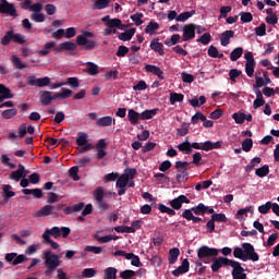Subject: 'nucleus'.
Masks as SVG:
<instances>
[{
  "mask_svg": "<svg viewBox=\"0 0 279 279\" xmlns=\"http://www.w3.org/2000/svg\"><path fill=\"white\" fill-rule=\"evenodd\" d=\"M190 266L191 265L189 259H183L181 266L175 268V270H172V275H174V277H180V275H184L185 272H189Z\"/></svg>",
  "mask_w": 279,
  "mask_h": 279,
  "instance_id": "4be33fe9",
  "label": "nucleus"
},
{
  "mask_svg": "<svg viewBox=\"0 0 279 279\" xmlns=\"http://www.w3.org/2000/svg\"><path fill=\"white\" fill-rule=\"evenodd\" d=\"M136 225H138V222H135L131 227H125V226L116 227L114 230H116V232H121V233L136 232Z\"/></svg>",
  "mask_w": 279,
  "mask_h": 279,
  "instance_id": "f704fd0d",
  "label": "nucleus"
},
{
  "mask_svg": "<svg viewBox=\"0 0 279 279\" xmlns=\"http://www.w3.org/2000/svg\"><path fill=\"white\" fill-rule=\"evenodd\" d=\"M242 75V70L241 69H230L229 71V77L231 82H236V77Z\"/></svg>",
  "mask_w": 279,
  "mask_h": 279,
  "instance_id": "bf43d9fd",
  "label": "nucleus"
},
{
  "mask_svg": "<svg viewBox=\"0 0 279 279\" xmlns=\"http://www.w3.org/2000/svg\"><path fill=\"white\" fill-rule=\"evenodd\" d=\"M86 73H88V75H98L99 74V65L93 63V62H88L86 63V68H85Z\"/></svg>",
  "mask_w": 279,
  "mask_h": 279,
  "instance_id": "c85d7f7f",
  "label": "nucleus"
},
{
  "mask_svg": "<svg viewBox=\"0 0 279 279\" xmlns=\"http://www.w3.org/2000/svg\"><path fill=\"white\" fill-rule=\"evenodd\" d=\"M104 279H117V268L108 267L105 269Z\"/></svg>",
  "mask_w": 279,
  "mask_h": 279,
  "instance_id": "37998d69",
  "label": "nucleus"
},
{
  "mask_svg": "<svg viewBox=\"0 0 279 279\" xmlns=\"http://www.w3.org/2000/svg\"><path fill=\"white\" fill-rule=\"evenodd\" d=\"M41 259L46 267L45 276L49 277L53 275V271L62 265V259L60 255L53 253L51 250H44L41 252Z\"/></svg>",
  "mask_w": 279,
  "mask_h": 279,
  "instance_id": "f03ea898",
  "label": "nucleus"
},
{
  "mask_svg": "<svg viewBox=\"0 0 279 279\" xmlns=\"http://www.w3.org/2000/svg\"><path fill=\"white\" fill-rule=\"evenodd\" d=\"M223 142L219 140L218 142H211V140H207L206 142H189V140H185V142H181L179 144L178 148L179 150L191 154L193 153V148L202 149V150H213L214 148H221Z\"/></svg>",
  "mask_w": 279,
  "mask_h": 279,
  "instance_id": "f257e3e1",
  "label": "nucleus"
},
{
  "mask_svg": "<svg viewBox=\"0 0 279 279\" xmlns=\"http://www.w3.org/2000/svg\"><path fill=\"white\" fill-rule=\"evenodd\" d=\"M150 49L157 51L160 56H165V45L159 41V38H154V40L150 41Z\"/></svg>",
  "mask_w": 279,
  "mask_h": 279,
  "instance_id": "a878e982",
  "label": "nucleus"
},
{
  "mask_svg": "<svg viewBox=\"0 0 279 279\" xmlns=\"http://www.w3.org/2000/svg\"><path fill=\"white\" fill-rule=\"evenodd\" d=\"M231 38H234V32L232 29H227L226 32H222L220 36V44L222 47H228L230 45Z\"/></svg>",
  "mask_w": 279,
  "mask_h": 279,
  "instance_id": "b1692460",
  "label": "nucleus"
},
{
  "mask_svg": "<svg viewBox=\"0 0 279 279\" xmlns=\"http://www.w3.org/2000/svg\"><path fill=\"white\" fill-rule=\"evenodd\" d=\"M244 58L246 60L245 72L250 77H252L255 73L256 60L252 51H246V53L244 54Z\"/></svg>",
  "mask_w": 279,
  "mask_h": 279,
  "instance_id": "f8f14e48",
  "label": "nucleus"
},
{
  "mask_svg": "<svg viewBox=\"0 0 279 279\" xmlns=\"http://www.w3.org/2000/svg\"><path fill=\"white\" fill-rule=\"evenodd\" d=\"M195 10H192V12H183L182 14H179L177 16V22L178 23H185V21H189L192 16H194Z\"/></svg>",
  "mask_w": 279,
  "mask_h": 279,
  "instance_id": "ea45409f",
  "label": "nucleus"
},
{
  "mask_svg": "<svg viewBox=\"0 0 279 279\" xmlns=\"http://www.w3.org/2000/svg\"><path fill=\"white\" fill-rule=\"evenodd\" d=\"M270 208H272V202H266V204H262L258 207L259 213H262V215H267V213H269Z\"/></svg>",
  "mask_w": 279,
  "mask_h": 279,
  "instance_id": "e2e57ef3",
  "label": "nucleus"
},
{
  "mask_svg": "<svg viewBox=\"0 0 279 279\" xmlns=\"http://www.w3.org/2000/svg\"><path fill=\"white\" fill-rule=\"evenodd\" d=\"M199 120H202V122H204V120H206V116H204V113H202V111H197L194 116H192L191 118V122L192 124H197V122H199Z\"/></svg>",
  "mask_w": 279,
  "mask_h": 279,
  "instance_id": "680f3d73",
  "label": "nucleus"
},
{
  "mask_svg": "<svg viewBox=\"0 0 279 279\" xmlns=\"http://www.w3.org/2000/svg\"><path fill=\"white\" fill-rule=\"evenodd\" d=\"M232 118L236 124H243V122H245L246 120V113H241V112L232 113Z\"/></svg>",
  "mask_w": 279,
  "mask_h": 279,
  "instance_id": "6e6d98bb",
  "label": "nucleus"
},
{
  "mask_svg": "<svg viewBox=\"0 0 279 279\" xmlns=\"http://www.w3.org/2000/svg\"><path fill=\"white\" fill-rule=\"evenodd\" d=\"M205 102H206L205 96H199V98H192V100H190V104L192 105V107H202L203 105H205Z\"/></svg>",
  "mask_w": 279,
  "mask_h": 279,
  "instance_id": "5fc2aeb1",
  "label": "nucleus"
},
{
  "mask_svg": "<svg viewBox=\"0 0 279 279\" xmlns=\"http://www.w3.org/2000/svg\"><path fill=\"white\" fill-rule=\"evenodd\" d=\"M253 144H254L253 140L251 137H246L242 142V149L248 153L250 150H252Z\"/></svg>",
  "mask_w": 279,
  "mask_h": 279,
  "instance_id": "864d4df0",
  "label": "nucleus"
},
{
  "mask_svg": "<svg viewBox=\"0 0 279 279\" xmlns=\"http://www.w3.org/2000/svg\"><path fill=\"white\" fill-rule=\"evenodd\" d=\"M153 207H157V202H153L151 204H144L142 206V214L149 215L153 210Z\"/></svg>",
  "mask_w": 279,
  "mask_h": 279,
  "instance_id": "052dcab7",
  "label": "nucleus"
},
{
  "mask_svg": "<svg viewBox=\"0 0 279 279\" xmlns=\"http://www.w3.org/2000/svg\"><path fill=\"white\" fill-rule=\"evenodd\" d=\"M16 195V192L12 191V185L10 184H4L2 186V197L4 202H8L10 197H14Z\"/></svg>",
  "mask_w": 279,
  "mask_h": 279,
  "instance_id": "bb28decb",
  "label": "nucleus"
},
{
  "mask_svg": "<svg viewBox=\"0 0 279 279\" xmlns=\"http://www.w3.org/2000/svg\"><path fill=\"white\" fill-rule=\"evenodd\" d=\"M1 117H3V119H12V117H16V109H7L2 111Z\"/></svg>",
  "mask_w": 279,
  "mask_h": 279,
  "instance_id": "69168bd1",
  "label": "nucleus"
},
{
  "mask_svg": "<svg viewBox=\"0 0 279 279\" xmlns=\"http://www.w3.org/2000/svg\"><path fill=\"white\" fill-rule=\"evenodd\" d=\"M85 252H92L93 254H101V252H104V248L101 246L87 245L85 247Z\"/></svg>",
  "mask_w": 279,
  "mask_h": 279,
  "instance_id": "774afa93",
  "label": "nucleus"
},
{
  "mask_svg": "<svg viewBox=\"0 0 279 279\" xmlns=\"http://www.w3.org/2000/svg\"><path fill=\"white\" fill-rule=\"evenodd\" d=\"M181 36L180 34H173V36H171V38H167L165 40V45H167L168 47H172L173 45L177 46V44L179 43Z\"/></svg>",
  "mask_w": 279,
  "mask_h": 279,
  "instance_id": "49530a36",
  "label": "nucleus"
},
{
  "mask_svg": "<svg viewBox=\"0 0 279 279\" xmlns=\"http://www.w3.org/2000/svg\"><path fill=\"white\" fill-rule=\"evenodd\" d=\"M0 12L2 14H9L10 16H13V19H16L19 16V14L16 13V9L14 8V4L9 3L7 0H1Z\"/></svg>",
  "mask_w": 279,
  "mask_h": 279,
  "instance_id": "4468645a",
  "label": "nucleus"
},
{
  "mask_svg": "<svg viewBox=\"0 0 279 279\" xmlns=\"http://www.w3.org/2000/svg\"><path fill=\"white\" fill-rule=\"evenodd\" d=\"M183 100H184L183 94H177V93L170 94V104L171 105H175V102H183Z\"/></svg>",
  "mask_w": 279,
  "mask_h": 279,
  "instance_id": "09e8293b",
  "label": "nucleus"
},
{
  "mask_svg": "<svg viewBox=\"0 0 279 279\" xmlns=\"http://www.w3.org/2000/svg\"><path fill=\"white\" fill-rule=\"evenodd\" d=\"M102 23H105V36H112V34H117V29H121L122 32L125 29V25L119 19H110V15L104 16L101 19Z\"/></svg>",
  "mask_w": 279,
  "mask_h": 279,
  "instance_id": "39448f33",
  "label": "nucleus"
},
{
  "mask_svg": "<svg viewBox=\"0 0 279 279\" xmlns=\"http://www.w3.org/2000/svg\"><path fill=\"white\" fill-rule=\"evenodd\" d=\"M56 94H51V92H40L39 101L43 106H49L53 100H56Z\"/></svg>",
  "mask_w": 279,
  "mask_h": 279,
  "instance_id": "a211bd4d",
  "label": "nucleus"
},
{
  "mask_svg": "<svg viewBox=\"0 0 279 279\" xmlns=\"http://www.w3.org/2000/svg\"><path fill=\"white\" fill-rule=\"evenodd\" d=\"M43 234H47V236H53V239H60V227H53L52 229H47Z\"/></svg>",
  "mask_w": 279,
  "mask_h": 279,
  "instance_id": "58836bf2",
  "label": "nucleus"
},
{
  "mask_svg": "<svg viewBox=\"0 0 279 279\" xmlns=\"http://www.w3.org/2000/svg\"><path fill=\"white\" fill-rule=\"evenodd\" d=\"M12 97H14V95H12V90L5 87V85L0 84V104L5 101V99H12Z\"/></svg>",
  "mask_w": 279,
  "mask_h": 279,
  "instance_id": "393cba45",
  "label": "nucleus"
},
{
  "mask_svg": "<svg viewBox=\"0 0 279 279\" xmlns=\"http://www.w3.org/2000/svg\"><path fill=\"white\" fill-rule=\"evenodd\" d=\"M73 95V90L69 88H61L59 93H54V98L57 99H69Z\"/></svg>",
  "mask_w": 279,
  "mask_h": 279,
  "instance_id": "c756f323",
  "label": "nucleus"
},
{
  "mask_svg": "<svg viewBox=\"0 0 279 279\" xmlns=\"http://www.w3.org/2000/svg\"><path fill=\"white\" fill-rule=\"evenodd\" d=\"M219 251L218 248H210L209 246H201L197 251L198 259H202L205 264H208L207 259L211 257H218Z\"/></svg>",
  "mask_w": 279,
  "mask_h": 279,
  "instance_id": "6e6552de",
  "label": "nucleus"
},
{
  "mask_svg": "<svg viewBox=\"0 0 279 279\" xmlns=\"http://www.w3.org/2000/svg\"><path fill=\"white\" fill-rule=\"evenodd\" d=\"M134 34H136V28H131L124 33H121L119 35V40H122L123 43L132 40V36H134Z\"/></svg>",
  "mask_w": 279,
  "mask_h": 279,
  "instance_id": "473e14b6",
  "label": "nucleus"
},
{
  "mask_svg": "<svg viewBox=\"0 0 279 279\" xmlns=\"http://www.w3.org/2000/svg\"><path fill=\"white\" fill-rule=\"evenodd\" d=\"M243 47H235V49H233L230 53V60L235 62L236 60H239V58H241V56H243Z\"/></svg>",
  "mask_w": 279,
  "mask_h": 279,
  "instance_id": "c9c22d12",
  "label": "nucleus"
},
{
  "mask_svg": "<svg viewBox=\"0 0 279 279\" xmlns=\"http://www.w3.org/2000/svg\"><path fill=\"white\" fill-rule=\"evenodd\" d=\"M229 266L233 268L232 277L233 279H247L246 272H244V268L241 266L240 262H234L233 259H229Z\"/></svg>",
  "mask_w": 279,
  "mask_h": 279,
  "instance_id": "9b49d317",
  "label": "nucleus"
},
{
  "mask_svg": "<svg viewBox=\"0 0 279 279\" xmlns=\"http://www.w3.org/2000/svg\"><path fill=\"white\" fill-rule=\"evenodd\" d=\"M136 175V169L129 168L124 171L122 175L118 178L116 186L119 189L118 195H125V187L128 186V182L130 180H134Z\"/></svg>",
  "mask_w": 279,
  "mask_h": 279,
  "instance_id": "423d86ee",
  "label": "nucleus"
},
{
  "mask_svg": "<svg viewBox=\"0 0 279 279\" xmlns=\"http://www.w3.org/2000/svg\"><path fill=\"white\" fill-rule=\"evenodd\" d=\"M11 62L14 69H20V70L27 69V65L23 63V61H21V58H19L16 54L11 56Z\"/></svg>",
  "mask_w": 279,
  "mask_h": 279,
  "instance_id": "2f4dec72",
  "label": "nucleus"
},
{
  "mask_svg": "<svg viewBox=\"0 0 279 279\" xmlns=\"http://www.w3.org/2000/svg\"><path fill=\"white\" fill-rule=\"evenodd\" d=\"M158 109H146L142 112V120H151L154 116H157Z\"/></svg>",
  "mask_w": 279,
  "mask_h": 279,
  "instance_id": "a19ab883",
  "label": "nucleus"
},
{
  "mask_svg": "<svg viewBox=\"0 0 279 279\" xmlns=\"http://www.w3.org/2000/svg\"><path fill=\"white\" fill-rule=\"evenodd\" d=\"M232 12V7L231 4H223V7H220V16L219 19H227L228 15Z\"/></svg>",
  "mask_w": 279,
  "mask_h": 279,
  "instance_id": "79ce46f5",
  "label": "nucleus"
},
{
  "mask_svg": "<svg viewBox=\"0 0 279 279\" xmlns=\"http://www.w3.org/2000/svg\"><path fill=\"white\" fill-rule=\"evenodd\" d=\"M270 173V167L268 163H264V167H260L259 169H256L255 175L258 178H266Z\"/></svg>",
  "mask_w": 279,
  "mask_h": 279,
  "instance_id": "72a5a7b5",
  "label": "nucleus"
},
{
  "mask_svg": "<svg viewBox=\"0 0 279 279\" xmlns=\"http://www.w3.org/2000/svg\"><path fill=\"white\" fill-rule=\"evenodd\" d=\"M206 209L207 208L203 203L198 204L197 206H192V210L195 215H205Z\"/></svg>",
  "mask_w": 279,
  "mask_h": 279,
  "instance_id": "4d7b16f0",
  "label": "nucleus"
},
{
  "mask_svg": "<svg viewBox=\"0 0 279 279\" xmlns=\"http://www.w3.org/2000/svg\"><path fill=\"white\" fill-rule=\"evenodd\" d=\"M211 40H213V36L209 32L203 34L201 38H197V43H202V45H209Z\"/></svg>",
  "mask_w": 279,
  "mask_h": 279,
  "instance_id": "603ef678",
  "label": "nucleus"
},
{
  "mask_svg": "<svg viewBox=\"0 0 279 279\" xmlns=\"http://www.w3.org/2000/svg\"><path fill=\"white\" fill-rule=\"evenodd\" d=\"M104 187L99 186L94 191V199L98 203L104 202Z\"/></svg>",
  "mask_w": 279,
  "mask_h": 279,
  "instance_id": "a18cd8bd",
  "label": "nucleus"
},
{
  "mask_svg": "<svg viewBox=\"0 0 279 279\" xmlns=\"http://www.w3.org/2000/svg\"><path fill=\"white\" fill-rule=\"evenodd\" d=\"M53 213V206L45 205L39 211H37V217H49Z\"/></svg>",
  "mask_w": 279,
  "mask_h": 279,
  "instance_id": "e433bc0d",
  "label": "nucleus"
},
{
  "mask_svg": "<svg viewBox=\"0 0 279 279\" xmlns=\"http://www.w3.org/2000/svg\"><path fill=\"white\" fill-rule=\"evenodd\" d=\"M112 121H114L112 117L106 116V117L99 118L96 121V125H98L99 128H110V125H112Z\"/></svg>",
  "mask_w": 279,
  "mask_h": 279,
  "instance_id": "cd10ccee",
  "label": "nucleus"
},
{
  "mask_svg": "<svg viewBox=\"0 0 279 279\" xmlns=\"http://www.w3.org/2000/svg\"><path fill=\"white\" fill-rule=\"evenodd\" d=\"M191 199L186 197V195H179V197H174V199H170L169 206H166V204H158V208L160 213H167L170 216L177 215V210H180L182 208L183 204H190Z\"/></svg>",
  "mask_w": 279,
  "mask_h": 279,
  "instance_id": "20e7f679",
  "label": "nucleus"
},
{
  "mask_svg": "<svg viewBox=\"0 0 279 279\" xmlns=\"http://www.w3.org/2000/svg\"><path fill=\"white\" fill-rule=\"evenodd\" d=\"M197 29V25L194 23H190L189 25H184L183 27V40H193L195 38V31Z\"/></svg>",
  "mask_w": 279,
  "mask_h": 279,
  "instance_id": "2eb2a0df",
  "label": "nucleus"
},
{
  "mask_svg": "<svg viewBox=\"0 0 279 279\" xmlns=\"http://www.w3.org/2000/svg\"><path fill=\"white\" fill-rule=\"evenodd\" d=\"M95 149L97 151L96 154V158L97 160H102V158H106L108 156V143H106L105 138H100L96 145H95Z\"/></svg>",
  "mask_w": 279,
  "mask_h": 279,
  "instance_id": "ddd939ff",
  "label": "nucleus"
},
{
  "mask_svg": "<svg viewBox=\"0 0 279 279\" xmlns=\"http://www.w3.org/2000/svg\"><path fill=\"white\" fill-rule=\"evenodd\" d=\"M240 16L242 23H252L253 21V14L251 12H241Z\"/></svg>",
  "mask_w": 279,
  "mask_h": 279,
  "instance_id": "338daca9",
  "label": "nucleus"
},
{
  "mask_svg": "<svg viewBox=\"0 0 279 279\" xmlns=\"http://www.w3.org/2000/svg\"><path fill=\"white\" fill-rule=\"evenodd\" d=\"M54 49L57 53H60V51H75V49H77V45H75L73 41H64Z\"/></svg>",
  "mask_w": 279,
  "mask_h": 279,
  "instance_id": "6ab92c4d",
  "label": "nucleus"
},
{
  "mask_svg": "<svg viewBox=\"0 0 279 279\" xmlns=\"http://www.w3.org/2000/svg\"><path fill=\"white\" fill-rule=\"evenodd\" d=\"M25 175H27L26 173H25V167L23 166V165H19V169L17 170H15V171H13V172H11V174H10V180H14V182H20V180L22 179V178H25Z\"/></svg>",
  "mask_w": 279,
  "mask_h": 279,
  "instance_id": "412c9836",
  "label": "nucleus"
},
{
  "mask_svg": "<svg viewBox=\"0 0 279 279\" xmlns=\"http://www.w3.org/2000/svg\"><path fill=\"white\" fill-rule=\"evenodd\" d=\"M76 145L81 147L78 149L80 154H84V151H90V149H93V144L88 143V134L85 132L77 133Z\"/></svg>",
  "mask_w": 279,
  "mask_h": 279,
  "instance_id": "1a4fd4ad",
  "label": "nucleus"
},
{
  "mask_svg": "<svg viewBox=\"0 0 279 279\" xmlns=\"http://www.w3.org/2000/svg\"><path fill=\"white\" fill-rule=\"evenodd\" d=\"M233 257L236 259H242V262H259L260 257L258 253H256L253 244L245 242L242 244V248L236 247L233 250Z\"/></svg>",
  "mask_w": 279,
  "mask_h": 279,
  "instance_id": "7ed1b4c3",
  "label": "nucleus"
},
{
  "mask_svg": "<svg viewBox=\"0 0 279 279\" xmlns=\"http://www.w3.org/2000/svg\"><path fill=\"white\" fill-rule=\"evenodd\" d=\"M51 49H53V51H56V49H58V46L56 45V41H48L44 45V49L37 51V54L43 58L45 56H49Z\"/></svg>",
  "mask_w": 279,
  "mask_h": 279,
  "instance_id": "aec40b11",
  "label": "nucleus"
},
{
  "mask_svg": "<svg viewBox=\"0 0 279 279\" xmlns=\"http://www.w3.org/2000/svg\"><path fill=\"white\" fill-rule=\"evenodd\" d=\"M179 257H180V248H171L169 251L168 259H169L170 265L175 264L178 262Z\"/></svg>",
  "mask_w": 279,
  "mask_h": 279,
  "instance_id": "7c9ffc66",
  "label": "nucleus"
},
{
  "mask_svg": "<svg viewBox=\"0 0 279 279\" xmlns=\"http://www.w3.org/2000/svg\"><path fill=\"white\" fill-rule=\"evenodd\" d=\"M260 162H262V157H253L250 163H247L246 171H253V169H255V167H258Z\"/></svg>",
  "mask_w": 279,
  "mask_h": 279,
  "instance_id": "c03bdc74",
  "label": "nucleus"
},
{
  "mask_svg": "<svg viewBox=\"0 0 279 279\" xmlns=\"http://www.w3.org/2000/svg\"><path fill=\"white\" fill-rule=\"evenodd\" d=\"M110 0H95L94 8L95 10H106V7L109 5Z\"/></svg>",
  "mask_w": 279,
  "mask_h": 279,
  "instance_id": "8fccbe9b",
  "label": "nucleus"
},
{
  "mask_svg": "<svg viewBox=\"0 0 279 279\" xmlns=\"http://www.w3.org/2000/svg\"><path fill=\"white\" fill-rule=\"evenodd\" d=\"M184 219H187V221H193V223H198L199 221H205L203 217H197V215L194 214L193 208H185L181 215Z\"/></svg>",
  "mask_w": 279,
  "mask_h": 279,
  "instance_id": "dca6fc26",
  "label": "nucleus"
},
{
  "mask_svg": "<svg viewBox=\"0 0 279 279\" xmlns=\"http://www.w3.org/2000/svg\"><path fill=\"white\" fill-rule=\"evenodd\" d=\"M190 131V124H187V122H183V124H181V129H177V134L184 136L187 135Z\"/></svg>",
  "mask_w": 279,
  "mask_h": 279,
  "instance_id": "0e129e2a",
  "label": "nucleus"
},
{
  "mask_svg": "<svg viewBox=\"0 0 279 279\" xmlns=\"http://www.w3.org/2000/svg\"><path fill=\"white\" fill-rule=\"evenodd\" d=\"M190 161H175L177 182H187Z\"/></svg>",
  "mask_w": 279,
  "mask_h": 279,
  "instance_id": "0eeeda50",
  "label": "nucleus"
},
{
  "mask_svg": "<svg viewBox=\"0 0 279 279\" xmlns=\"http://www.w3.org/2000/svg\"><path fill=\"white\" fill-rule=\"evenodd\" d=\"M222 266H230V259L228 257H218V259H215L211 264L213 272H218Z\"/></svg>",
  "mask_w": 279,
  "mask_h": 279,
  "instance_id": "f3484780",
  "label": "nucleus"
},
{
  "mask_svg": "<svg viewBox=\"0 0 279 279\" xmlns=\"http://www.w3.org/2000/svg\"><path fill=\"white\" fill-rule=\"evenodd\" d=\"M31 19L35 22V23H45L46 21V16L45 13H32L31 14Z\"/></svg>",
  "mask_w": 279,
  "mask_h": 279,
  "instance_id": "13d9d810",
  "label": "nucleus"
},
{
  "mask_svg": "<svg viewBox=\"0 0 279 279\" xmlns=\"http://www.w3.org/2000/svg\"><path fill=\"white\" fill-rule=\"evenodd\" d=\"M95 239L98 241V243H110V241H117V239L119 238L114 235H105V236L95 235Z\"/></svg>",
  "mask_w": 279,
  "mask_h": 279,
  "instance_id": "de8ad7c7",
  "label": "nucleus"
},
{
  "mask_svg": "<svg viewBox=\"0 0 279 279\" xmlns=\"http://www.w3.org/2000/svg\"><path fill=\"white\" fill-rule=\"evenodd\" d=\"M128 117L132 125H136L138 123V119H141V114L133 109L129 110Z\"/></svg>",
  "mask_w": 279,
  "mask_h": 279,
  "instance_id": "4c0bfd02",
  "label": "nucleus"
},
{
  "mask_svg": "<svg viewBox=\"0 0 279 279\" xmlns=\"http://www.w3.org/2000/svg\"><path fill=\"white\" fill-rule=\"evenodd\" d=\"M97 276V270L95 268H85L82 271V278H95Z\"/></svg>",
  "mask_w": 279,
  "mask_h": 279,
  "instance_id": "3c124183",
  "label": "nucleus"
},
{
  "mask_svg": "<svg viewBox=\"0 0 279 279\" xmlns=\"http://www.w3.org/2000/svg\"><path fill=\"white\" fill-rule=\"evenodd\" d=\"M145 70L148 73H154L155 75H158L159 80H165V71H162L160 66H157L156 64H145Z\"/></svg>",
  "mask_w": 279,
  "mask_h": 279,
  "instance_id": "5701e85b",
  "label": "nucleus"
},
{
  "mask_svg": "<svg viewBox=\"0 0 279 279\" xmlns=\"http://www.w3.org/2000/svg\"><path fill=\"white\" fill-rule=\"evenodd\" d=\"M215 221L227 222L228 217L225 213H215V215H211V218L206 222V228L208 232H215L216 230Z\"/></svg>",
  "mask_w": 279,
  "mask_h": 279,
  "instance_id": "9d476101",
  "label": "nucleus"
}]
</instances>
